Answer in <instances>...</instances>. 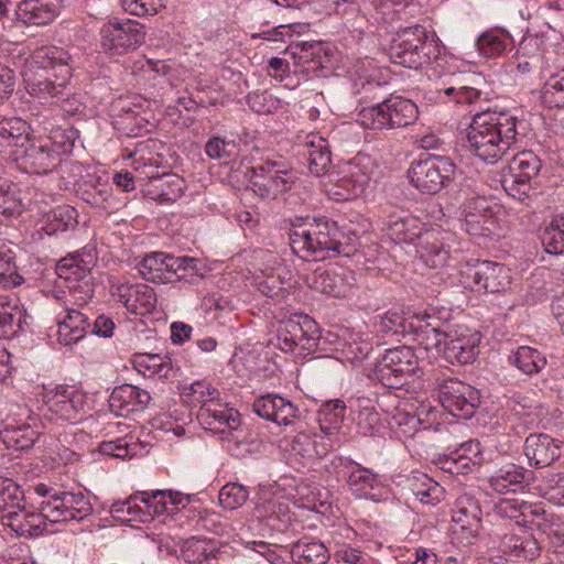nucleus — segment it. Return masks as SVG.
I'll return each mask as SVG.
<instances>
[{
	"mask_svg": "<svg viewBox=\"0 0 564 564\" xmlns=\"http://www.w3.org/2000/svg\"><path fill=\"white\" fill-rule=\"evenodd\" d=\"M34 492L41 498L39 512L22 503L0 516V533L34 538L45 531V521L52 523L83 521L93 512V506L82 491H66L46 484H37Z\"/></svg>",
	"mask_w": 564,
	"mask_h": 564,
	"instance_id": "nucleus-1",
	"label": "nucleus"
},
{
	"mask_svg": "<svg viewBox=\"0 0 564 564\" xmlns=\"http://www.w3.org/2000/svg\"><path fill=\"white\" fill-rule=\"evenodd\" d=\"M21 75L28 94L44 102L59 99L73 76L70 55L62 47H37L25 59Z\"/></svg>",
	"mask_w": 564,
	"mask_h": 564,
	"instance_id": "nucleus-2",
	"label": "nucleus"
},
{
	"mask_svg": "<svg viewBox=\"0 0 564 564\" xmlns=\"http://www.w3.org/2000/svg\"><path fill=\"white\" fill-rule=\"evenodd\" d=\"M519 122L509 110L480 109L467 129L468 149L484 162L497 163L516 144Z\"/></svg>",
	"mask_w": 564,
	"mask_h": 564,
	"instance_id": "nucleus-3",
	"label": "nucleus"
},
{
	"mask_svg": "<svg viewBox=\"0 0 564 564\" xmlns=\"http://www.w3.org/2000/svg\"><path fill=\"white\" fill-rule=\"evenodd\" d=\"M389 56L392 63L413 69L442 67L443 47L434 33L416 24L400 30L393 37Z\"/></svg>",
	"mask_w": 564,
	"mask_h": 564,
	"instance_id": "nucleus-4",
	"label": "nucleus"
},
{
	"mask_svg": "<svg viewBox=\"0 0 564 564\" xmlns=\"http://www.w3.org/2000/svg\"><path fill=\"white\" fill-rule=\"evenodd\" d=\"M189 503V497L173 490L140 491L110 506L112 518L121 523L148 522L154 516H174Z\"/></svg>",
	"mask_w": 564,
	"mask_h": 564,
	"instance_id": "nucleus-5",
	"label": "nucleus"
},
{
	"mask_svg": "<svg viewBox=\"0 0 564 564\" xmlns=\"http://www.w3.org/2000/svg\"><path fill=\"white\" fill-rule=\"evenodd\" d=\"M31 420L42 421L54 424H76L80 422L87 411V395L69 386H56L52 389H45L42 400L32 401L30 404Z\"/></svg>",
	"mask_w": 564,
	"mask_h": 564,
	"instance_id": "nucleus-6",
	"label": "nucleus"
},
{
	"mask_svg": "<svg viewBox=\"0 0 564 564\" xmlns=\"http://www.w3.org/2000/svg\"><path fill=\"white\" fill-rule=\"evenodd\" d=\"M97 261L96 248L87 245L80 250L61 259L56 265L59 279L67 282V294L62 305L84 310L94 296V284L90 271Z\"/></svg>",
	"mask_w": 564,
	"mask_h": 564,
	"instance_id": "nucleus-7",
	"label": "nucleus"
},
{
	"mask_svg": "<svg viewBox=\"0 0 564 564\" xmlns=\"http://www.w3.org/2000/svg\"><path fill=\"white\" fill-rule=\"evenodd\" d=\"M417 117V106L411 99L390 96L373 106L362 108L357 120L367 129L391 130L408 127Z\"/></svg>",
	"mask_w": 564,
	"mask_h": 564,
	"instance_id": "nucleus-8",
	"label": "nucleus"
},
{
	"mask_svg": "<svg viewBox=\"0 0 564 564\" xmlns=\"http://www.w3.org/2000/svg\"><path fill=\"white\" fill-rule=\"evenodd\" d=\"M296 180V171L282 161L267 160L251 166L249 171L252 191L268 199H275L291 189Z\"/></svg>",
	"mask_w": 564,
	"mask_h": 564,
	"instance_id": "nucleus-9",
	"label": "nucleus"
},
{
	"mask_svg": "<svg viewBox=\"0 0 564 564\" xmlns=\"http://www.w3.org/2000/svg\"><path fill=\"white\" fill-rule=\"evenodd\" d=\"M317 323L308 315L294 314L280 323L276 333V345L285 352L299 355L314 352L319 344Z\"/></svg>",
	"mask_w": 564,
	"mask_h": 564,
	"instance_id": "nucleus-10",
	"label": "nucleus"
},
{
	"mask_svg": "<svg viewBox=\"0 0 564 564\" xmlns=\"http://www.w3.org/2000/svg\"><path fill=\"white\" fill-rule=\"evenodd\" d=\"M455 164L449 158L431 155L412 162L408 176L411 184L423 194H437L449 185Z\"/></svg>",
	"mask_w": 564,
	"mask_h": 564,
	"instance_id": "nucleus-11",
	"label": "nucleus"
},
{
	"mask_svg": "<svg viewBox=\"0 0 564 564\" xmlns=\"http://www.w3.org/2000/svg\"><path fill=\"white\" fill-rule=\"evenodd\" d=\"M138 150L132 155V164L135 172L144 178L151 180L148 189L149 196L160 204H170L182 197L185 188V181L176 174L158 175L154 172L159 166V160L154 156H144Z\"/></svg>",
	"mask_w": 564,
	"mask_h": 564,
	"instance_id": "nucleus-12",
	"label": "nucleus"
},
{
	"mask_svg": "<svg viewBox=\"0 0 564 564\" xmlns=\"http://www.w3.org/2000/svg\"><path fill=\"white\" fill-rule=\"evenodd\" d=\"M459 282L474 292H502L511 284L510 269L499 262L477 260L460 269Z\"/></svg>",
	"mask_w": 564,
	"mask_h": 564,
	"instance_id": "nucleus-13",
	"label": "nucleus"
},
{
	"mask_svg": "<svg viewBox=\"0 0 564 564\" xmlns=\"http://www.w3.org/2000/svg\"><path fill=\"white\" fill-rule=\"evenodd\" d=\"M417 369L419 358L414 349L399 346L386 350L376 365L375 375L382 386L399 389Z\"/></svg>",
	"mask_w": 564,
	"mask_h": 564,
	"instance_id": "nucleus-14",
	"label": "nucleus"
},
{
	"mask_svg": "<svg viewBox=\"0 0 564 564\" xmlns=\"http://www.w3.org/2000/svg\"><path fill=\"white\" fill-rule=\"evenodd\" d=\"M101 46L112 55H122L135 50L145 40L144 26L135 20L113 19L105 23L100 30Z\"/></svg>",
	"mask_w": 564,
	"mask_h": 564,
	"instance_id": "nucleus-15",
	"label": "nucleus"
},
{
	"mask_svg": "<svg viewBox=\"0 0 564 564\" xmlns=\"http://www.w3.org/2000/svg\"><path fill=\"white\" fill-rule=\"evenodd\" d=\"M542 167L541 160L532 151L517 153L510 164V176L505 177L502 186L511 197L524 202L532 189V181Z\"/></svg>",
	"mask_w": 564,
	"mask_h": 564,
	"instance_id": "nucleus-16",
	"label": "nucleus"
},
{
	"mask_svg": "<svg viewBox=\"0 0 564 564\" xmlns=\"http://www.w3.org/2000/svg\"><path fill=\"white\" fill-rule=\"evenodd\" d=\"M438 400L444 410L460 420L470 419L479 405L478 391L455 378L442 381Z\"/></svg>",
	"mask_w": 564,
	"mask_h": 564,
	"instance_id": "nucleus-17",
	"label": "nucleus"
},
{
	"mask_svg": "<svg viewBox=\"0 0 564 564\" xmlns=\"http://www.w3.org/2000/svg\"><path fill=\"white\" fill-rule=\"evenodd\" d=\"M55 316V326L50 327L48 338L54 345L67 347L82 340L90 327V317L84 310L62 305Z\"/></svg>",
	"mask_w": 564,
	"mask_h": 564,
	"instance_id": "nucleus-18",
	"label": "nucleus"
},
{
	"mask_svg": "<svg viewBox=\"0 0 564 564\" xmlns=\"http://www.w3.org/2000/svg\"><path fill=\"white\" fill-rule=\"evenodd\" d=\"M12 163L23 173L46 175L59 165L61 159L54 151H50L48 143L30 140L23 149L13 153Z\"/></svg>",
	"mask_w": 564,
	"mask_h": 564,
	"instance_id": "nucleus-19",
	"label": "nucleus"
},
{
	"mask_svg": "<svg viewBox=\"0 0 564 564\" xmlns=\"http://www.w3.org/2000/svg\"><path fill=\"white\" fill-rule=\"evenodd\" d=\"M356 535V531L347 524L334 525L327 532L326 543L330 546L335 564H375L370 554L351 544Z\"/></svg>",
	"mask_w": 564,
	"mask_h": 564,
	"instance_id": "nucleus-20",
	"label": "nucleus"
},
{
	"mask_svg": "<svg viewBox=\"0 0 564 564\" xmlns=\"http://www.w3.org/2000/svg\"><path fill=\"white\" fill-rule=\"evenodd\" d=\"M109 292L116 301L122 303L133 314L144 315L150 313L156 304V294L147 284H131L118 278H111L109 280Z\"/></svg>",
	"mask_w": 564,
	"mask_h": 564,
	"instance_id": "nucleus-21",
	"label": "nucleus"
},
{
	"mask_svg": "<svg viewBox=\"0 0 564 564\" xmlns=\"http://www.w3.org/2000/svg\"><path fill=\"white\" fill-rule=\"evenodd\" d=\"M308 224L318 247L324 249L323 253L325 258L335 254L349 256L350 252L355 250L357 240V234L355 231H349L351 236H347L348 241L346 247H344L341 238H346V236L340 231L336 221L327 217H321L308 220Z\"/></svg>",
	"mask_w": 564,
	"mask_h": 564,
	"instance_id": "nucleus-22",
	"label": "nucleus"
},
{
	"mask_svg": "<svg viewBox=\"0 0 564 564\" xmlns=\"http://www.w3.org/2000/svg\"><path fill=\"white\" fill-rule=\"evenodd\" d=\"M451 234L440 227L423 228L415 243V252L431 268H441L449 258Z\"/></svg>",
	"mask_w": 564,
	"mask_h": 564,
	"instance_id": "nucleus-23",
	"label": "nucleus"
},
{
	"mask_svg": "<svg viewBox=\"0 0 564 564\" xmlns=\"http://www.w3.org/2000/svg\"><path fill=\"white\" fill-rule=\"evenodd\" d=\"M481 335L466 327H457L448 332L443 354L445 359L455 365L473 362L479 354Z\"/></svg>",
	"mask_w": 564,
	"mask_h": 564,
	"instance_id": "nucleus-24",
	"label": "nucleus"
},
{
	"mask_svg": "<svg viewBox=\"0 0 564 564\" xmlns=\"http://www.w3.org/2000/svg\"><path fill=\"white\" fill-rule=\"evenodd\" d=\"M347 484L352 494L358 498L378 501L388 490L382 476L355 462H347Z\"/></svg>",
	"mask_w": 564,
	"mask_h": 564,
	"instance_id": "nucleus-25",
	"label": "nucleus"
},
{
	"mask_svg": "<svg viewBox=\"0 0 564 564\" xmlns=\"http://www.w3.org/2000/svg\"><path fill=\"white\" fill-rule=\"evenodd\" d=\"M199 424L223 437L237 430L240 425V414L237 410L219 400L206 403L197 412Z\"/></svg>",
	"mask_w": 564,
	"mask_h": 564,
	"instance_id": "nucleus-26",
	"label": "nucleus"
},
{
	"mask_svg": "<svg viewBox=\"0 0 564 564\" xmlns=\"http://www.w3.org/2000/svg\"><path fill=\"white\" fill-rule=\"evenodd\" d=\"M536 475L524 466L507 463L499 467L488 479L490 488L500 495L522 492L535 484Z\"/></svg>",
	"mask_w": 564,
	"mask_h": 564,
	"instance_id": "nucleus-27",
	"label": "nucleus"
},
{
	"mask_svg": "<svg viewBox=\"0 0 564 564\" xmlns=\"http://www.w3.org/2000/svg\"><path fill=\"white\" fill-rule=\"evenodd\" d=\"M482 511L479 500L473 492H463L454 501L452 520L456 531L466 534V538H475L481 528Z\"/></svg>",
	"mask_w": 564,
	"mask_h": 564,
	"instance_id": "nucleus-28",
	"label": "nucleus"
},
{
	"mask_svg": "<svg viewBox=\"0 0 564 564\" xmlns=\"http://www.w3.org/2000/svg\"><path fill=\"white\" fill-rule=\"evenodd\" d=\"M564 442L544 433H532L524 442V455L530 466L542 469L561 457Z\"/></svg>",
	"mask_w": 564,
	"mask_h": 564,
	"instance_id": "nucleus-29",
	"label": "nucleus"
},
{
	"mask_svg": "<svg viewBox=\"0 0 564 564\" xmlns=\"http://www.w3.org/2000/svg\"><path fill=\"white\" fill-rule=\"evenodd\" d=\"M29 404L19 408V417L17 425L8 426L3 433V442L8 447L14 451H26L34 446L41 435V429L44 427L42 421H36L33 424L30 413Z\"/></svg>",
	"mask_w": 564,
	"mask_h": 564,
	"instance_id": "nucleus-30",
	"label": "nucleus"
},
{
	"mask_svg": "<svg viewBox=\"0 0 564 564\" xmlns=\"http://www.w3.org/2000/svg\"><path fill=\"white\" fill-rule=\"evenodd\" d=\"M252 411L260 417L278 425H291L299 419V409L290 400L279 394H264L252 403Z\"/></svg>",
	"mask_w": 564,
	"mask_h": 564,
	"instance_id": "nucleus-31",
	"label": "nucleus"
},
{
	"mask_svg": "<svg viewBox=\"0 0 564 564\" xmlns=\"http://www.w3.org/2000/svg\"><path fill=\"white\" fill-rule=\"evenodd\" d=\"M492 516L513 521L519 527H528L535 518L545 514L540 503H531L517 498H499L494 502Z\"/></svg>",
	"mask_w": 564,
	"mask_h": 564,
	"instance_id": "nucleus-32",
	"label": "nucleus"
},
{
	"mask_svg": "<svg viewBox=\"0 0 564 564\" xmlns=\"http://www.w3.org/2000/svg\"><path fill=\"white\" fill-rule=\"evenodd\" d=\"M30 130V124L19 117L0 120V155L12 162L13 153L31 140Z\"/></svg>",
	"mask_w": 564,
	"mask_h": 564,
	"instance_id": "nucleus-33",
	"label": "nucleus"
},
{
	"mask_svg": "<svg viewBox=\"0 0 564 564\" xmlns=\"http://www.w3.org/2000/svg\"><path fill=\"white\" fill-rule=\"evenodd\" d=\"M423 228L424 225L419 218L405 210H398L388 216L383 231L397 245H414Z\"/></svg>",
	"mask_w": 564,
	"mask_h": 564,
	"instance_id": "nucleus-34",
	"label": "nucleus"
},
{
	"mask_svg": "<svg viewBox=\"0 0 564 564\" xmlns=\"http://www.w3.org/2000/svg\"><path fill=\"white\" fill-rule=\"evenodd\" d=\"M151 400L147 390L132 384H122L113 389L109 397V406L117 416H128L145 409Z\"/></svg>",
	"mask_w": 564,
	"mask_h": 564,
	"instance_id": "nucleus-35",
	"label": "nucleus"
},
{
	"mask_svg": "<svg viewBox=\"0 0 564 564\" xmlns=\"http://www.w3.org/2000/svg\"><path fill=\"white\" fill-rule=\"evenodd\" d=\"M354 282L352 272L341 267L316 270L312 278V286L316 291L334 297L346 296Z\"/></svg>",
	"mask_w": 564,
	"mask_h": 564,
	"instance_id": "nucleus-36",
	"label": "nucleus"
},
{
	"mask_svg": "<svg viewBox=\"0 0 564 564\" xmlns=\"http://www.w3.org/2000/svg\"><path fill=\"white\" fill-rule=\"evenodd\" d=\"M500 552L516 562L533 561L541 554V546L533 534L506 533L499 542Z\"/></svg>",
	"mask_w": 564,
	"mask_h": 564,
	"instance_id": "nucleus-37",
	"label": "nucleus"
},
{
	"mask_svg": "<svg viewBox=\"0 0 564 564\" xmlns=\"http://www.w3.org/2000/svg\"><path fill=\"white\" fill-rule=\"evenodd\" d=\"M299 154L307 158L311 174L323 175L332 163V153L326 139L316 134H306L299 145Z\"/></svg>",
	"mask_w": 564,
	"mask_h": 564,
	"instance_id": "nucleus-38",
	"label": "nucleus"
},
{
	"mask_svg": "<svg viewBox=\"0 0 564 564\" xmlns=\"http://www.w3.org/2000/svg\"><path fill=\"white\" fill-rule=\"evenodd\" d=\"M61 3L57 0H22L17 4L18 21L28 25H44L58 14Z\"/></svg>",
	"mask_w": 564,
	"mask_h": 564,
	"instance_id": "nucleus-39",
	"label": "nucleus"
},
{
	"mask_svg": "<svg viewBox=\"0 0 564 564\" xmlns=\"http://www.w3.org/2000/svg\"><path fill=\"white\" fill-rule=\"evenodd\" d=\"M448 332L440 319L432 316L430 313H425L423 316H416L415 324L412 333L421 345H424L425 349L435 348L437 351L443 352V347L446 345Z\"/></svg>",
	"mask_w": 564,
	"mask_h": 564,
	"instance_id": "nucleus-40",
	"label": "nucleus"
},
{
	"mask_svg": "<svg viewBox=\"0 0 564 564\" xmlns=\"http://www.w3.org/2000/svg\"><path fill=\"white\" fill-rule=\"evenodd\" d=\"M289 237L292 251L303 260L325 259L323 253L324 249L318 247L308 220L293 224Z\"/></svg>",
	"mask_w": 564,
	"mask_h": 564,
	"instance_id": "nucleus-41",
	"label": "nucleus"
},
{
	"mask_svg": "<svg viewBox=\"0 0 564 564\" xmlns=\"http://www.w3.org/2000/svg\"><path fill=\"white\" fill-rule=\"evenodd\" d=\"M288 553L295 564H327L332 558L328 544L310 538H302L292 543Z\"/></svg>",
	"mask_w": 564,
	"mask_h": 564,
	"instance_id": "nucleus-42",
	"label": "nucleus"
},
{
	"mask_svg": "<svg viewBox=\"0 0 564 564\" xmlns=\"http://www.w3.org/2000/svg\"><path fill=\"white\" fill-rule=\"evenodd\" d=\"M29 316L7 295L0 294V337L13 338L25 332Z\"/></svg>",
	"mask_w": 564,
	"mask_h": 564,
	"instance_id": "nucleus-43",
	"label": "nucleus"
},
{
	"mask_svg": "<svg viewBox=\"0 0 564 564\" xmlns=\"http://www.w3.org/2000/svg\"><path fill=\"white\" fill-rule=\"evenodd\" d=\"M405 482L408 489L422 505L435 506L444 498V488L424 473L412 471Z\"/></svg>",
	"mask_w": 564,
	"mask_h": 564,
	"instance_id": "nucleus-44",
	"label": "nucleus"
},
{
	"mask_svg": "<svg viewBox=\"0 0 564 564\" xmlns=\"http://www.w3.org/2000/svg\"><path fill=\"white\" fill-rule=\"evenodd\" d=\"M169 261V283L173 281H184L185 283L194 285L205 275V268L197 258L171 254Z\"/></svg>",
	"mask_w": 564,
	"mask_h": 564,
	"instance_id": "nucleus-45",
	"label": "nucleus"
},
{
	"mask_svg": "<svg viewBox=\"0 0 564 564\" xmlns=\"http://www.w3.org/2000/svg\"><path fill=\"white\" fill-rule=\"evenodd\" d=\"M534 490L557 507H564V471L543 470L536 475Z\"/></svg>",
	"mask_w": 564,
	"mask_h": 564,
	"instance_id": "nucleus-46",
	"label": "nucleus"
},
{
	"mask_svg": "<svg viewBox=\"0 0 564 564\" xmlns=\"http://www.w3.org/2000/svg\"><path fill=\"white\" fill-rule=\"evenodd\" d=\"M510 365L522 375L532 377L540 375L547 366L546 355L531 346H519L509 356Z\"/></svg>",
	"mask_w": 564,
	"mask_h": 564,
	"instance_id": "nucleus-47",
	"label": "nucleus"
},
{
	"mask_svg": "<svg viewBox=\"0 0 564 564\" xmlns=\"http://www.w3.org/2000/svg\"><path fill=\"white\" fill-rule=\"evenodd\" d=\"M408 403H400L395 408V413L392 419L399 426H404V434H414L420 425L430 424L436 421V410H434L431 405L422 403L415 412L411 413L406 410Z\"/></svg>",
	"mask_w": 564,
	"mask_h": 564,
	"instance_id": "nucleus-48",
	"label": "nucleus"
},
{
	"mask_svg": "<svg viewBox=\"0 0 564 564\" xmlns=\"http://www.w3.org/2000/svg\"><path fill=\"white\" fill-rule=\"evenodd\" d=\"M170 253L154 251L147 253L138 263L139 274L153 283H169Z\"/></svg>",
	"mask_w": 564,
	"mask_h": 564,
	"instance_id": "nucleus-49",
	"label": "nucleus"
},
{
	"mask_svg": "<svg viewBox=\"0 0 564 564\" xmlns=\"http://www.w3.org/2000/svg\"><path fill=\"white\" fill-rule=\"evenodd\" d=\"M134 368L144 377L169 379L174 376L172 360L166 355L137 354L133 359Z\"/></svg>",
	"mask_w": 564,
	"mask_h": 564,
	"instance_id": "nucleus-50",
	"label": "nucleus"
},
{
	"mask_svg": "<svg viewBox=\"0 0 564 564\" xmlns=\"http://www.w3.org/2000/svg\"><path fill=\"white\" fill-rule=\"evenodd\" d=\"M512 39L503 29H490L482 32L475 46L482 57L492 58L501 55L510 45Z\"/></svg>",
	"mask_w": 564,
	"mask_h": 564,
	"instance_id": "nucleus-51",
	"label": "nucleus"
},
{
	"mask_svg": "<svg viewBox=\"0 0 564 564\" xmlns=\"http://www.w3.org/2000/svg\"><path fill=\"white\" fill-rule=\"evenodd\" d=\"M189 406H203L220 399V392L207 380H197L184 386L181 393Z\"/></svg>",
	"mask_w": 564,
	"mask_h": 564,
	"instance_id": "nucleus-52",
	"label": "nucleus"
},
{
	"mask_svg": "<svg viewBox=\"0 0 564 564\" xmlns=\"http://www.w3.org/2000/svg\"><path fill=\"white\" fill-rule=\"evenodd\" d=\"M356 406L358 432L365 436L377 433L381 425V415L375 403L367 398H358Z\"/></svg>",
	"mask_w": 564,
	"mask_h": 564,
	"instance_id": "nucleus-53",
	"label": "nucleus"
},
{
	"mask_svg": "<svg viewBox=\"0 0 564 564\" xmlns=\"http://www.w3.org/2000/svg\"><path fill=\"white\" fill-rule=\"evenodd\" d=\"M541 100L549 108H564V66L552 72L542 89Z\"/></svg>",
	"mask_w": 564,
	"mask_h": 564,
	"instance_id": "nucleus-54",
	"label": "nucleus"
},
{
	"mask_svg": "<svg viewBox=\"0 0 564 564\" xmlns=\"http://www.w3.org/2000/svg\"><path fill=\"white\" fill-rule=\"evenodd\" d=\"M436 98L443 102L456 105H475L485 99L482 91L468 86H448L436 88Z\"/></svg>",
	"mask_w": 564,
	"mask_h": 564,
	"instance_id": "nucleus-55",
	"label": "nucleus"
},
{
	"mask_svg": "<svg viewBox=\"0 0 564 564\" xmlns=\"http://www.w3.org/2000/svg\"><path fill=\"white\" fill-rule=\"evenodd\" d=\"M77 210L68 205L58 206L46 214L44 229L46 234L54 235L75 227Z\"/></svg>",
	"mask_w": 564,
	"mask_h": 564,
	"instance_id": "nucleus-56",
	"label": "nucleus"
},
{
	"mask_svg": "<svg viewBox=\"0 0 564 564\" xmlns=\"http://www.w3.org/2000/svg\"><path fill=\"white\" fill-rule=\"evenodd\" d=\"M542 245L551 254L564 253V213L554 215L542 234Z\"/></svg>",
	"mask_w": 564,
	"mask_h": 564,
	"instance_id": "nucleus-57",
	"label": "nucleus"
},
{
	"mask_svg": "<svg viewBox=\"0 0 564 564\" xmlns=\"http://www.w3.org/2000/svg\"><path fill=\"white\" fill-rule=\"evenodd\" d=\"M339 172L346 177H351L357 189H365L372 175V163L369 158L357 155L351 161L343 164Z\"/></svg>",
	"mask_w": 564,
	"mask_h": 564,
	"instance_id": "nucleus-58",
	"label": "nucleus"
},
{
	"mask_svg": "<svg viewBox=\"0 0 564 564\" xmlns=\"http://www.w3.org/2000/svg\"><path fill=\"white\" fill-rule=\"evenodd\" d=\"M415 321L409 322L404 316L397 312H388L379 317L375 323L378 333L383 335L402 336L412 333Z\"/></svg>",
	"mask_w": 564,
	"mask_h": 564,
	"instance_id": "nucleus-59",
	"label": "nucleus"
},
{
	"mask_svg": "<svg viewBox=\"0 0 564 564\" xmlns=\"http://www.w3.org/2000/svg\"><path fill=\"white\" fill-rule=\"evenodd\" d=\"M364 188H356L351 177H346L341 172L330 174V184L327 187L328 196L337 202L350 200L364 193Z\"/></svg>",
	"mask_w": 564,
	"mask_h": 564,
	"instance_id": "nucleus-60",
	"label": "nucleus"
},
{
	"mask_svg": "<svg viewBox=\"0 0 564 564\" xmlns=\"http://www.w3.org/2000/svg\"><path fill=\"white\" fill-rule=\"evenodd\" d=\"M77 137L78 131L73 127H56L51 130L46 143L50 145V151H54L61 159L63 154L73 151Z\"/></svg>",
	"mask_w": 564,
	"mask_h": 564,
	"instance_id": "nucleus-61",
	"label": "nucleus"
},
{
	"mask_svg": "<svg viewBox=\"0 0 564 564\" xmlns=\"http://www.w3.org/2000/svg\"><path fill=\"white\" fill-rule=\"evenodd\" d=\"M134 76L144 82L155 80L158 76H165L171 70L170 65L163 61H154L145 57H139L128 65Z\"/></svg>",
	"mask_w": 564,
	"mask_h": 564,
	"instance_id": "nucleus-62",
	"label": "nucleus"
},
{
	"mask_svg": "<svg viewBox=\"0 0 564 564\" xmlns=\"http://www.w3.org/2000/svg\"><path fill=\"white\" fill-rule=\"evenodd\" d=\"M249 498V490L238 482H228L219 491L218 500L223 508L236 510L243 506Z\"/></svg>",
	"mask_w": 564,
	"mask_h": 564,
	"instance_id": "nucleus-63",
	"label": "nucleus"
},
{
	"mask_svg": "<svg viewBox=\"0 0 564 564\" xmlns=\"http://www.w3.org/2000/svg\"><path fill=\"white\" fill-rule=\"evenodd\" d=\"M23 499V491L15 481L0 477V516L19 507Z\"/></svg>",
	"mask_w": 564,
	"mask_h": 564,
	"instance_id": "nucleus-64",
	"label": "nucleus"
}]
</instances>
